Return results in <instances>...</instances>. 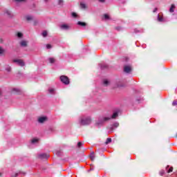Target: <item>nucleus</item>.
I'll use <instances>...</instances> for the list:
<instances>
[{
  "instance_id": "c756f323",
  "label": "nucleus",
  "mask_w": 177,
  "mask_h": 177,
  "mask_svg": "<svg viewBox=\"0 0 177 177\" xmlns=\"http://www.w3.org/2000/svg\"><path fill=\"white\" fill-rule=\"evenodd\" d=\"M135 34H138V32H143V30L134 29Z\"/></svg>"
},
{
  "instance_id": "7ed1b4c3",
  "label": "nucleus",
  "mask_w": 177,
  "mask_h": 177,
  "mask_svg": "<svg viewBox=\"0 0 177 177\" xmlns=\"http://www.w3.org/2000/svg\"><path fill=\"white\" fill-rule=\"evenodd\" d=\"M60 81L62 84H64V85H68V84H70V80L66 75L60 76Z\"/></svg>"
},
{
  "instance_id": "b1692460",
  "label": "nucleus",
  "mask_w": 177,
  "mask_h": 177,
  "mask_svg": "<svg viewBox=\"0 0 177 177\" xmlns=\"http://www.w3.org/2000/svg\"><path fill=\"white\" fill-rule=\"evenodd\" d=\"M80 8L81 9H86V4L84 2H80Z\"/></svg>"
},
{
  "instance_id": "c03bdc74",
  "label": "nucleus",
  "mask_w": 177,
  "mask_h": 177,
  "mask_svg": "<svg viewBox=\"0 0 177 177\" xmlns=\"http://www.w3.org/2000/svg\"><path fill=\"white\" fill-rule=\"evenodd\" d=\"M98 1H99V2H101L103 3V2H104L105 0H98Z\"/></svg>"
},
{
  "instance_id": "9d476101",
  "label": "nucleus",
  "mask_w": 177,
  "mask_h": 177,
  "mask_svg": "<svg viewBox=\"0 0 177 177\" xmlns=\"http://www.w3.org/2000/svg\"><path fill=\"white\" fill-rule=\"evenodd\" d=\"M175 9H176V6H175V4H171L169 10V12L170 13H174V12H175Z\"/></svg>"
},
{
  "instance_id": "f03ea898",
  "label": "nucleus",
  "mask_w": 177,
  "mask_h": 177,
  "mask_svg": "<svg viewBox=\"0 0 177 177\" xmlns=\"http://www.w3.org/2000/svg\"><path fill=\"white\" fill-rule=\"evenodd\" d=\"M109 120H111V117L100 116L97 120L95 122V127L100 128V127H103V125H104V123L107 122V121H109Z\"/></svg>"
},
{
  "instance_id": "1a4fd4ad",
  "label": "nucleus",
  "mask_w": 177,
  "mask_h": 177,
  "mask_svg": "<svg viewBox=\"0 0 177 177\" xmlns=\"http://www.w3.org/2000/svg\"><path fill=\"white\" fill-rule=\"evenodd\" d=\"M124 73H127V74H129V73L132 71V68H131V66H125L124 67Z\"/></svg>"
},
{
  "instance_id": "37998d69",
  "label": "nucleus",
  "mask_w": 177,
  "mask_h": 177,
  "mask_svg": "<svg viewBox=\"0 0 177 177\" xmlns=\"http://www.w3.org/2000/svg\"><path fill=\"white\" fill-rule=\"evenodd\" d=\"M17 175H19V173H15L14 175H12V176L16 177L17 176Z\"/></svg>"
},
{
  "instance_id": "f257e3e1",
  "label": "nucleus",
  "mask_w": 177,
  "mask_h": 177,
  "mask_svg": "<svg viewBox=\"0 0 177 177\" xmlns=\"http://www.w3.org/2000/svg\"><path fill=\"white\" fill-rule=\"evenodd\" d=\"M78 124L82 127H86L92 124V118L90 115H83L78 119Z\"/></svg>"
},
{
  "instance_id": "f8f14e48",
  "label": "nucleus",
  "mask_w": 177,
  "mask_h": 177,
  "mask_svg": "<svg viewBox=\"0 0 177 177\" xmlns=\"http://www.w3.org/2000/svg\"><path fill=\"white\" fill-rule=\"evenodd\" d=\"M101 70H104V68H109V65L107 64L102 63L99 64Z\"/></svg>"
},
{
  "instance_id": "8fccbe9b",
  "label": "nucleus",
  "mask_w": 177,
  "mask_h": 177,
  "mask_svg": "<svg viewBox=\"0 0 177 177\" xmlns=\"http://www.w3.org/2000/svg\"><path fill=\"white\" fill-rule=\"evenodd\" d=\"M0 176H1V173H0Z\"/></svg>"
},
{
  "instance_id": "a211bd4d",
  "label": "nucleus",
  "mask_w": 177,
  "mask_h": 177,
  "mask_svg": "<svg viewBox=\"0 0 177 177\" xmlns=\"http://www.w3.org/2000/svg\"><path fill=\"white\" fill-rule=\"evenodd\" d=\"M38 142H39V140L38 138H32L31 140L32 145H37V144H38Z\"/></svg>"
},
{
  "instance_id": "9b49d317",
  "label": "nucleus",
  "mask_w": 177,
  "mask_h": 177,
  "mask_svg": "<svg viewBox=\"0 0 177 177\" xmlns=\"http://www.w3.org/2000/svg\"><path fill=\"white\" fill-rule=\"evenodd\" d=\"M158 21L159 23H165V19H164V17L162 16H160L159 14L158 15V18H157Z\"/></svg>"
},
{
  "instance_id": "a19ab883",
  "label": "nucleus",
  "mask_w": 177,
  "mask_h": 177,
  "mask_svg": "<svg viewBox=\"0 0 177 177\" xmlns=\"http://www.w3.org/2000/svg\"><path fill=\"white\" fill-rule=\"evenodd\" d=\"M172 106H177V102L176 101H174L172 102Z\"/></svg>"
},
{
  "instance_id": "a878e982",
  "label": "nucleus",
  "mask_w": 177,
  "mask_h": 177,
  "mask_svg": "<svg viewBox=\"0 0 177 177\" xmlns=\"http://www.w3.org/2000/svg\"><path fill=\"white\" fill-rule=\"evenodd\" d=\"M20 45H21V46L26 47V46H27V41L23 40L20 42Z\"/></svg>"
},
{
  "instance_id": "bb28decb",
  "label": "nucleus",
  "mask_w": 177,
  "mask_h": 177,
  "mask_svg": "<svg viewBox=\"0 0 177 177\" xmlns=\"http://www.w3.org/2000/svg\"><path fill=\"white\" fill-rule=\"evenodd\" d=\"M48 62L51 64H53V63H55V62H56V60L53 57H50V58H48Z\"/></svg>"
},
{
  "instance_id": "412c9836",
  "label": "nucleus",
  "mask_w": 177,
  "mask_h": 177,
  "mask_svg": "<svg viewBox=\"0 0 177 177\" xmlns=\"http://www.w3.org/2000/svg\"><path fill=\"white\" fill-rule=\"evenodd\" d=\"M5 15L8 16V17H12V12H10V10H6L5 11Z\"/></svg>"
},
{
  "instance_id": "a18cd8bd",
  "label": "nucleus",
  "mask_w": 177,
  "mask_h": 177,
  "mask_svg": "<svg viewBox=\"0 0 177 177\" xmlns=\"http://www.w3.org/2000/svg\"><path fill=\"white\" fill-rule=\"evenodd\" d=\"M153 12V13H156V12H157V8H155Z\"/></svg>"
},
{
  "instance_id": "f704fd0d",
  "label": "nucleus",
  "mask_w": 177,
  "mask_h": 177,
  "mask_svg": "<svg viewBox=\"0 0 177 177\" xmlns=\"http://www.w3.org/2000/svg\"><path fill=\"white\" fill-rule=\"evenodd\" d=\"M164 174H165V171L164 170H161V171H160V176H162V175H164Z\"/></svg>"
},
{
  "instance_id": "dca6fc26",
  "label": "nucleus",
  "mask_w": 177,
  "mask_h": 177,
  "mask_svg": "<svg viewBox=\"0 0 177 177\" xmlns=\"http://www.w3.org/2000/svg\"><path fill=\"white\" fill-rule=\"evenodd\" d=\"M118 82H120L116 81L115 86H113V88H121V87L124 86V84L122 83L119 84Z\"/></svg>"
},
{
  "instance_id": "4be33fe9",
  "label": "nucleus",
  "mask_w": 177,
  "mask_h": 177,
  "mask_svg": "<svg viewBox=\"0 0 177 177\" xmlns=\"http://www.w3.org/2000/svg\"><path fill=\"white\" fill-rule=\"evenodd\" d=\"M77 25L80 26L81 27H85L86 26V23L82 21H78Z\"/></svg>"
},
{
  "instance_id": "423d86ee",
  "label": "nucleus",
  "mask_w": 177,
  "mask_h": 177,
  "mask_svg": "<svg viewBox=\"0 0 177 177\" xmlns=\"http://www.w3.org/2000/svg\"><path fill=\"white\" fill-rule=\"evenodd\" d=\"M37 121L39 124H44V122H46V121H48V118L46 116H41L38 118Z\"/></svg>"
},
{
  "instance_id": "2eb2a0df",
  "label": "nucleus",
  "mask_w": 177,
  "mask_h": 177,
  "mask_svg": "<svg viewBox=\"0 0 177 177\" xmlns=\"http://www.w3.org/2000/svg\"><path fill=\"white\" fill-rule=\"evenodd\" d=\"M103 85L104 86H109L110 85V80L105 79L103 80Z\"/></svg>"
},
{
  "instance_id": "ea45409f",
  "label": "nucleus",
  "mask_w": 177,
  "mask_h": 177,
  "mask_svg": "<svg viewBox=\"0 0 177 177\" xmlns=\"http://www.w3.org/2000/svg\"><path fill=\"white\" fill-rule=\"evenodd\" d=\"M82 146V142H79L77 143V147H81Z\"/></svg>"
},
{
  "instance_id": "4468645a",
  "label": "nucleus",
  "mask_w": 177,
  "mask_h": 177,
  "mask_svg": "<svg viewBox=\"0 0 177 177\" xmlns=\"http://www.w3.org/2000/svg\"><path fill=\"white\" fill-rule=\"evenodd\" d=\"M118 113H120V111H116L113 113L111 116H108V117H110L111 118H113V119H115L117 118V117H118Z\"/></svg>"
},
{
  "instance_id": "7c9ffc66",
  "label": "nucleus",
  "mask_w": 177,
  "mask_h": 177,
  "mask_svg": "<svg viewBox=\"0 0 177 177\" xmlns=\"http://www.w3.org/2000/svg\"><path fill=\"white\" fill-rule=\"evenodd\" d=\"M17 37L18 38H23V34L20 32H18L17 34Z\"/></svg>"
},
{
  "instance_id": "20e7f679",
  "label": "nucleus",
  "mask_w": 177,
  "mask_h": 177,
  "mask_svg": "<svg viewBox=\"0 0 177 177\" xmlns=\"http://www.w3.org/2000/svg\"><path fill=\"white\" fill-rule=\"evenodd\" d=\"M120 127V123L118 122H115L109 127L110 132H113L114 130Z\"/></svg>"
},
{
  "instance_id": "c85d7f7f",
  "label": "nucleus",
  "mask_w": 177,
  "mask_h": 177,
  "mask_svg": "<svg viewBox=\"0 0 177 177\" xmlns=\"http://www.w3.org/2000/svg\"><path fill=\"white\" fill-rule=\"evenodd\" d=\"M104 19L105 20H110V15H107V14H104Z\"/></svg>"
},
{
  "instance_id": "cd10ccee",
  "label": "nucleus",
  "mask_w": 177,
  "mask_h": 177,
  "mask_svg": "<svg viewBox=\"0 0 177 177\" xmlns=\"http://www.w3.org/2000/svg\"><path fill=\"white\" fill-rule=\"evenodd\" d=\"M58 5L59 6H63V5H64V0H58Z\"/></svg>"
},
{
  "instance_id": "e433bc0d",
  "label": "nucleus",
  "mask_w": 177,
  "mask_h": 177,
  "mask_svg": "<svg viewBox=\"0 0 177 177\" xmlns=\"http://www.w3.org/2000/svg\"><path fill=\"white\" fill-rule=\"evenodd\" d=\"M46 48H47V49H50V48H52V45H50V44H47V45H46Z\"/></svg>"
},
{
  "instance_id": "6e6552de",
  "label": "nucleus",
  "mask_w": 177,
  "mask_h": 177,
  "mask_svg": "<svg viewBox=\"0 0 177 177\" xmlns=\"http://www.w3.org/2000/svg\"><path fill=\"white\" fill-rule=\"evenodd\" d=\"M59 27H60L61 30H64L65 31L70 30V26H68V24H66L60 25Z\"/></svg>"
},
{
  "instance_id": "c9c22d12",
  "label": "nucleus",
  "mask_w": 177,
  "mask_h": 177,
  "mask_svg": "<svg viewBox=\"0 0 177 177\" xmlns=\"http://www.w3.org/2000/svg\"><path fill=\"white\" fill-rule=\"evenodd\" d=\"M172 171H174V167H170L167 172L169 174L170 172H172Z\"/></svg>"
},
{
  "instance_id": "473e14b6",
  "label": "nucleus",
  "mask_w": 177,
  "mask_h": 177,
  "mask_svg": "<svg viewBox=\"0 0 177 177\" xmlns=\"http://www.w3.org/2000/svg\"><path fill=\"white\" fill-rule=\"evenodd\" d=\"M72 16H73L75 19H77V17H78V15H77V13H75V12H72Z\"/></svg>"
},
{
  "instance_id": "39448f33",
  "label": "nucleus",
  "mask_w": 177,
  "mask_h": 177,
  "mask_svg": "<svg viewBox=\"0 0 177 177\" xmlns=\"http://www.w3.org/2000/svg\"><path fill=\"white\" fill-rule=\"evenodd\" d=\"M14 63H17L18 66H20L21 67H24L26 66V63H24V61L23 59H14Z\"/></svg>"
},
{
  "instance_id": "72a5a7b5",
  "label": "nucleus",
  "mask_w": 177,
  "mask_h": 177,
  "mask_svg": "<svg viewBox=\"0 0 177 177\" xmlns=\"http://www.w3.org/2000/svg\"><path fill=\"white\" fill-rule=\"evenodd\" d=\"M116 30L118 31H121L122 30V28L121 26H118V27H116Z\"/></svg>"
},
{
  "instance_id": "0eeeda50",
  "label": "nucleus",
  "mask_w": 177,
  "mask_h": 177,
  "mask_svg": "<svg viewBox=\"0 0 177 177\" xmlns=\"http://www.w3.org/2000/svg\"><path fill=\"white\" fill-rule=\"evenodd\" d=\"M38 158H40V160H46V159L49 158V154L40 153L38 155Z\"/></svg>"
},
{
  "instance_id": "de8ad7c7",
  "label": "nucleus",
  "mask_w": 177,
  "mask_h": 177,
  "mask_svg": "<svg viewBox=\"0 0 177 177\" xmlns=\"http://www.w3.org/2000/svg\"><path fill=\"white\" fill-rule=\"evenodd\" d=\"M2 93V92L1 91V90H0V95Z\"/></svg>"
},
{
  "instance_id": "f3484780",
  "label": "nucleus",
  "mask_w": 177,
  "mask_h": 177,
  "mask_svg": "<svg viewBox=\"0 0 177 177\" xmlns=\"http://www.w3.org/2000/svg\"><path fill=\"white\" fill-rule=\"evenodd\" d=\"M48 93H50V95H55L56 93V90L55 88H48Z\"/></svg>"
},
{
  "instance_id": "58836bf2",
  "label": "nucleus",
  "mask_w": 177,
  "mask_h": 177,
  "mask_svg": "<svg viewBox=\"0 0 177 177\" xmlns=\"http://www.w3.org/2000/svg\"><path fill=\"white\" fill-rule=\"evenodd\" d=\"M3 52H5V50L3 49H2V48L0 47V55H2V53H3Z\"/></svg>"
},
{
  "instance_id": "4c0bfd02",
  "label": "nucleus",
  "mask_w": 177,
  "mask_h": 177,
  "mask_svg": "<svg viewBox=\"0 0 177 177\" xmlns=\"http://www.w3.org/2000/svg\"><path fill=\"white\" fill-rule=\"evenodd\" d=\"M93 169H94L93 165H91V168H90V169L88 170V172H89V171H93Z\"/></svg>"
},
{
  "instance_id": "ddd939ff",
  "label": "nucleus",
  "mask_w": 177,
  "mask_h": 177,
  "mask_svg": "<svg viewBox=\"0 0 177 177\" xmlns=\"http://www.w3.org/2000/svg\"><path fill=\"white\" fill-rule=\"evenodd\" d=\"M25 19L26 21H32V20H34V17L32 15H26L25 16Z\"/></svg>"
},
{
  "instance_id": "5701e85b",
  "label": "nucleus",
  "mask_w": 177,
  "mask_h": 177,
  "mask_svg": "<svg viewBox=\"0 0 177 177\" xmlns=\"http://www.w3.org/2000/svg\"><path fill=\"white\" fill-rule=\"evenodd\" d=\"M91 161H95V152H91L90 154Z\"/></svg>"
},
{
  "instance_id": "49530a36",
  "label": "nucleus",
  "mask_w": 177,
  "mask_h": 177,
  "mask_svg": "<svg viewBox=\"0 0 177 177\" xmlns=\"http://www.w3.org/2000/svg\"><path fill=\"white\" fill-rule=\"evenodd\" d=\"M57 156H60V153H57Z\"/></svg>"
},
{
  "instance_id": "aec40b11",
  "label": "nucleus",
  "mask_w": 177,
  "mask_h": 177,
  "mask_svg": "<svg viewBox=\"0 0 177 177\" xmlns=\"http://www.w3.org/2000/svg\"><path fill=\"white\" fill-rule=\"evenodd\" d=\"M6 71L10 73L12 71V68L9 65H6L5 68Z\"/></svg>"
},
{
  "instance_id": "6ab92c4d",
  "label": "nucleus",
  "mask_w": 177,
  "mask_h": 177,
  "mask_svg": "<svg viewBox=\"0 0 177 177\" xmlns=\"http://www.w3.org/2000/svg\"><path fill=\"white\" fill-rule=\"evenodd\" d=\"M12 92L13 93H17V95H20V93L21 92V91L19 88H13Z\"/></svg>"
},
{
  "instance_id": "393cba45",
  "label": "nucleus",
  "mask_w": 177,
  "mask_h": 177,
  "mask_svg": "<svg viewBox=\"0 0 177 177\" xmlns=\"http://www.w3.org/2000/svg\"><path fill=\"white\" fill-rule=\"evenodd\" d=\"M41 35L42 37H44V38H46V37H48V31L44 30L41 32Z\"/></svg>"
},
{
  "instance_id": "09e8293b",
  "label": "nucleus",
  "mask_w": 177,
  "mask_h": 177,
  "mask_svg": "<svg viewBox=\"0 0 177 177\" xmlns=\"http://www.w3.org/2000/svg\"><path fill=\"white\" fill-rule=\"evenodd\" d=\"M44 1L46 2L47 0H44Z\"/></svg>"
},
{
  "instance_id": "79ce46f5",
  "label": "nucleus",
  "mask_w": 177,
  "mask_h": 177,
  "mask_svg": "<svg viewBox=\"0 0 177 177\" xmlns=\"http://www.w3.org/2000/svg\"><path fill=\"white\" fill-rule=\"evenodd\" d=\"M17 2H26V0H15Z\"/></svg>"
},
{
  "instance_id": "2f4dec72",
  "label": "nucleus",
  "mask_w": 177,
  "mask_h": 177,
  "mask_svg": "<svg viewBox=\"0 0 177 177\" xmlns=\"http://www.w3.org/2000/svg\"><path fill=\"white\" fill-rule=\"evenodd\" d=\"M105 143L109 145V143H111V138H107Z\"/></svg>"
}]
</instances>
